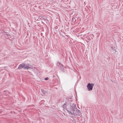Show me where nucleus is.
<instances>
[{
	"mask_svg": "<svg viewBox=\"0 0 123 123\" xmlns=\"http://www.w3.org/2000/svg\"><path fill=\"white\" fill-rule=\"evenodd\" d=\"M93 85V84H91L89 83H88L87 86L88 90L89 91L92 90V89Z\"/></svg>",
	"mask_w": 123,
	"mask_h": 123,
	"instance_id": "1",
	"label": "nucleus"
},
{
	"mask_svg": "<svg viewBox=\"0 0 123 123\" xmlns=\"http://www.w3.org/2000/svg\"><path fill=\"white\" fill-rule=\"evenodd\" d=\"M25 64L24 63H23L22 64H21L19 65L18 68V69H20L23 68L25 69Z\"/></svg>",
	"mask_w": 123,
	"mask_h": 123,
	"instance_id": "2",
	"label": "nucleus"
},
{
	"mask_svg": "<svg viewBox=\"0 0 123 123\" xmlns=\"http://www.w3.org/2000/svg\"><path fill=\"white\" fill-rule=\"evenodd\" d=\"M31 67V66L30 65H25V69H30Z\"/></svg>",
	"mask_w": 123,
	"mask_h": 123,
	"instance_id": "3",
	"label": "nucleus"
},
{
	"mask_svg": "<svg viewBox=\"0 0 123 123\" xmlns=\"http://www.w3.org/2000/svg\"><path fill=\"white\" fill-rule=\"evenodd\" d=\"M42 92V94H44L45 93V91L44 90H41Z\"/></svg>",
	"mask_w": 123,
	"mask_h": 123,
	"instance_id": "4",
	"label": "nucleus"
},
{
	"mask_svg": "<svg viewBox=\"0 0 123 123\" xmlns=\"http://www.w3.org/2000/svg\"><path fill=\"white\" fill-rule=\"evenodd\" d=\"M48 79H49V78L48 77H46L45 79V80H48Z\"/></svg>",
	"mask_w": 123,
	"mask_h": 123,
	"instance_id": "5",
	"label": "nucleus"
},
{
	"mask_svg": "<svg viewBox=\"0 0 123 123\" xmlns=\"http://www.w3.org/2000/svg\"><path fill=\"white\" fill-rule=\"evenodd\" d=\"M68 112L69 113L73 114L71 111H68Z\"/></svg>",
	"mask_w": 123,
	"mask_h": 123,
	"instance_id": "6",
	"label": "nucleus"
},
{
	"mask_svg": "<svg viewBox=\"0 0 123 123\" xmlns=\"http://www.w3.org/2000/svg\"><path fill=\"white\" fill-rule=\"evenodd\" d=\"M74 109H76L77 108H76V106H74Z\"/></svg>",
	"mask_w": 123,
	"mask_h": 123,
	"instance_id": "7",
	"label": "nucleus"
},
{
	"mask_svg": "<svg viewBox=\"0 0 123 123\" xmlns=\"http://www.w3.org/2000/svg\"><path fill=\"white\" fill-rule=\"evenodd\" d=\"M113 47H111V49H113Z\"/></svg>",
	"mask_w": 123,
	"mask_h": 123,
	"instance_id": "8",
	"label": "nucleus"
},
{
	"mask_svg": "<svg viewBox=\"0 0 123 123\" xmlns=\"http://www.w3.org/2000/svg\"><path fill=\"white\" fill-rule=\"evenodd\" d=\"M74 109L73 110V111H74Z\"/></svg>",
	"mask_w": 123,
	"mask_h": 123,
	"instance_id": "9",
	"label": "nucleus"
}]
</instances>
